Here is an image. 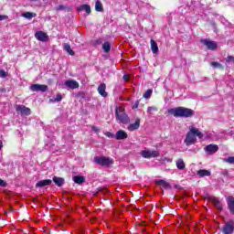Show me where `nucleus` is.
Returning a JSON list of instances; mask_svg holds the SVG:
<instances>
[{
	"label": "nucleus",
	"instance_id": "obj_34",
	"mask_svg": "<svg viewBox=\"0 0 234 234\" xmlns=\"http://www.w3.org/2000/svg\"><path fill=\"white\" fill-rule=\"evenodd\" d=\"M61 100H63V96L58 93L55 99H50L49 101H61Z\"/></svg>",
	"mask_w": 234,
	"mask_h": 234
},
{
	"label": "nucleus",
	"instance_id": "obj_35",
	"mask_svg": "<svg viewBox=\"0 0 234 234\" xmlns=\"http://www.w3.org/2000/svg\"><path fill=\"white\" fill-rule=\"evenodd\" d=\"M152 94H153V90L151 89H149L145 91V93H144V98L149 99V98H151Z\"/></svg>",
	"mask_w": 234,
	"mask_h": 234
},
{
	"label": "nucleus",
	"instance_id": "obj_8",
	"mask_svg": "<svg viewBox=\"0 0 234 234\" xmlns=\"http://www.w3.org/2000/svg\"><path fill=\"white\" fill-rule=\"evenodd\" d=\"M234 232V221L229 220L222 228V233L232 234Z\"/></svg>",
	"mask_w": 234,
	"mask_h": 234
},
{
	"label": "nucleus",
	"instance_id": "obj_23",
	"mask_svg": "<svg viewBox=\"0 0 234 234\" xmlns=\"http://www.w3.org/2000/svg\"><path fill=\"white\" fill-rule=\"evenodd\" d=\"M150 45H151V50L153 54H158V44L156 43V41H154V39H151Z\"/></svg>",
	"mask_w": 234,
	"mask_h": 234
},
{
	"label": "nucleus",
	"instance_id": "obj_37",
	"mask_svg": "<svg viewBox=\"0 0 234 234\" xmlns=\"http://www.w3.org/2000/svg\"><path fill=\"white\" fill-rule=\"evenodd\" d=\"M8 74L6 71H5V69H0V78H6Z\"/></svg>",
	"mask_w": 234,
	"mask_h": 234
},
{
	"label": "nucleus",
	"instance_id": "obj_6",
	"mask_svg": "<svg viewBox=\"0 0 234 234\" xmlns=\"http://www.w3.org/2000/svg\"><path fill=\"white\" fill-rule=\"evenodd\" d=\"M30 90H32V92H47V90H48V86L45 84H32L30 86Z\"/></svg>",
	"mask_w": 234,
	"mask_h": 234
},
{
	"label": "nucleus",
	"instance_id": "obj_17",
	"mask_svg": "<svg viewBox=\"0 0 234 234\" xmlns=\"http://www.w3.org/2000/svg\"><path fill=\"white\" fill-rule=\"evenodd\" d=\"M189 131L191 132V133L194 135L195 138H197V136L199 139L204 138V134L197 128L191 127Z\"/></svg>",
	"mask_w": 234,
	"mask_h": 234
},
{
	"label": "nucleus",
	"instance_id": "obj_16",
	"mask_svg": "<svg viewBox=\"0 0 234 234\" xmlns=\"http://www.w3.org/2000/svg\"><path fill=\"white\" fill-rule=\"evenodd\" d=\"M140 122H142V120L140 118H137L135 120V123H132L128 125V131H138V129H140Z\"/></svg>",
	"mask_w": 234,
	"mask_h": 234
},
{
	"label": "nucleus",
	"instance_id": "obj_39",
	"mask_svg": "<svg viewBox=\"0 0 234 234\" xmlns=\"http://www.w3.org/2000/svg\"><path fill=\"white\" fill-rule=\"evenodd\" d=\"M105 136H107V138H116V135H114L111 132H107L105 133Z\"/></svg>",
	"mask_w": 234,
	"mask_h": 234
},
{
	"label": "nucleus",
	"instance_id": "obj_31",
	"mask_svg": "<svg viewBox=\"0 0 234 234\" xmlns=\"http://www.w3.org/2000/svg\"><path fill=\"white\" fill-rule=\"evenodd\" d=\"M102 49L106 53L111 52V43L104 42L103 45H102Z\"/></svg>",
	"mask_w": 234,
	"mask_h": 234
},
{
	"label": "nucleus",
	"instance_id": "obj_14",
	"mask_svg": "<svg viewBox=\"0 0 234 234\" xmlns=\"http://www.w3.org/2000/svg\"><path fill=\"white\" fill-rule=\"evenodd\" d=\"M227 206L230 214L234 215V197L232 196L227 197Z\"/></svg>",
	"mask_w": 234,
	"mask_h": 234
},
{
	"label": "nucleus",
	"instance_id": "obj_15",
	"mask_svg": "<svg viewBox=\"0 0 234 234\" xmlns=\"http://www.w3.org/2000/svg\"><path fill=\"white\" fill-rule=\"evenodd\" d=\"M115 138L117 140H127V138H129V135L127 134V132L123 130H119L115 134Z\"/></svg>",
	"mask_w": 234,
	"mask_h": 234
},
{
	"label": "nucleus",
	"instance_id": "obj_5",
	"mask_svg": "<svg viewBox=\"0 0 234 234\" xmlns=\"http://www.w3.org/2000/svg\"><path fill=\"white\" fill-rule=\"evenodd\" d=\"M202 45H205L208 50H217L218 48V45L215 41H211L207 38H203L200 40Z\"/></svg>",
	"mask_w": 234,
	"mask_h": 234
},
{
	"label": "nucleus",
	"instance_id": "obj_38",
	"mask_svg": "<svg viewBox=\"0 0 234 234\" xmlns=\"http://www.w3.org/2000/svg\"><path fill=\"white\" fill-rule=\"evenodd\" d=\"M8 186V183L6 181L0 178V187H6Z\"/></svg>",
	"mask_w": 234,
	"mask_h": 234
},
{
	"label": "nucleus",
	"instance_id": "obj_22",
	"mask_svg": "<svg viewBox=\"0 0 234 234\" xmlns=\"http://www.w3.org/2000/svg\"><path fill=\"white\" fill-rule=\"evenodd\" d=\"M176 165L179 171H183V169H186V163L184 162V159H177L176 161Z\"/></svg>",
	"mask_w": 234,
	"mask_h": 234
},
{
	"label": "nucleus",
	"instance_id": "obj_20",
	"mask_svg": "<svg viewBox=\"0 0 234 234\" xmlns=\"http://www.w3.org/2000/svg\"><path fill=\"white\" fill-rule=\"evenodd\" d=\"M53 182L58 187H61L65 184V178L53 176Z\"/></svg>",
	"mask_w": 234,
	"mask_h": 234
},
{
	"label": "nucleus",
	"instance_id": "obj_40",
	"mask_svg": "<svg viewBox=\"0 0 234 234\" xmlns=\"http://www.w3.org/2000/svg\"><path fill=\"white\" fill-rule=\"evenodd\" d=\"M226 61L228 63H229V62L234 63V57L233 56H228L227 58H226Z\"/></svg>",
	"mask_w": 234,
	"mask_h": 234
},
{
	"label": "nucleus",
	"instance_id": "obj_1",
	"mask_svg": "<svg viewBox=\"0 0 234 234\" xmlns=\"http://www.w3.org/2000/svg\"><path fill=\"white\" fill-rule=\"evenodd\" d=\"M168 114L175 116V118H193L195 111L186 107L171 108L167 111Z\"/></svg>",
	"mask_w": 234,
	"mask_h": 234
},
{
	"label": "nucleus",
	"instance_id": "obj_27",
	"mask_svg": "<svg viewBox=\"0 0 234 234\" xmlns=\"http://www.w3.org/2000/svg\"><path fill=\"white\" fill-rule=\"evenodd\" d=\"M79 10L83 11L85 10L86 14H90V5L84 4L79 7Z\"/></svg>",
	"mask_w": 234,
	"mask_h": 234
},
{
	"label": "nucleus",
	"instance_id": "obj_46",
	"mask_svg": "<svg viewBox=\"0 0 234 234\" xmlns=\"http://www.w3.org/2000/svg\"><path fill=\"white\" fill-rule=\"evenodd\" d=\"M221 175H223V176H228V170L222 171Z\"/></svg>",
	"mask_w": 234,
	"mask_h": 234
},
{
	"label": "nucleus",
	"instance_id": "obj_13",
	"mask_svg": "<svg viewBox=\"0 0 234 234\" xmlns=\"http://www.w3.org/2000/svg\"><path fill=\"white\" fill-rule=\"evenodd\" d=\"M107 89V85L105 83H101L97 90H98V93L102 97V98H107V96H109V93H107V91H105Z\"/></svg>",
	"mask_w": 234,
	"mask_h": 234
},
{
	"label": "nucleus",
	"instance_id": "obj_28",
	"mask_svg": "<svg viewBox=\"0 0 234 234\" xmlns=\"http://www.w3.org/2000/svg\"><path fill=\"white\" fill-rule=\"evenodd\" d=\"M109 191L103 187H98L97 188V191H91L93 197H97L98 196V193H108Z\"/></svg>",
	"mask_w": 234,
	"mask_h": 234
},
{
	"label": "nucleus",
	"instance_id": "obj_18",
	"mask_svg": "<svg viewBox=\"0 0 234 234\" xmlns=\"http://www.w3.org/2000/svg\"><path fill=\"white\" fill-rule=\"evenodd\" d=\"M52 184V180L50 179H44L40 180L36 184V187H45L47 186H50Z\"/></svg>",
	"mask_w": 234,
	"mask_h": 234
},
{
	"label": "nucleus",
	"instance_id": "obj_51",
	"mask_svg": "<svg viewBox=\"0 0 234 234\" xmlns=\"http://www.w3.org/2000/svg\"><path fill=\"white\" fill-rule=\"evenodd\" d=\"M31 1L36 2V1H37V0H31Z\"/></svg>",
	"mask_w": 234,
	"mask_h": 234
},
{
	"label": "nucleus",
	"instance_id": "obj_41",
	"mask_svg": "<svg viewBox=\"0 0 234 234\" xmlns=\"http://www.w3.org/2000/svg\"><path fill=\"white\" fill-rule=\"evenodd\" d=\"M139 105H140V101H136L133 106L132 107V109H138Z\"/></svg>",
	"mask_w": 234,
	"mask_h": 234
},
{
	"label": "nucleus",
	"instance_id": "obj_19",
	"mask_svg": "<svg viewBox=\"0 0 234 234\" xmlns=\"http://www.w3.org/2000/svg\"><path fill=\"white\" fill-rule=\"evenodd\" d=\"M155 184L157 186H161V187H164V189H171V185L164 179H159L155 181Z\"/></svg>",
	"mask_w": 234,
	"mask_h": 234
},
{
	"label": "nucleus",
	"instance_id": "obj_26",
	"mask_svg": "<svg viewBox=\"0 0 234 234\" xmlns=\"http://www.w3.org/2000/svg\"><path fill=\"white\" fill-rule=\"evenodd\" d=\"M64 50L67 51L69 56H74L75 54L74 50H72V48H70V44L69 43L64 44Z\"/></svg>",
	"mask_w": 234,
	"mask_h": 234
},
{
	"label": "nucleus",
	"instance_id": "obj_49",
	"mask_svg": "<svg viewBox=\"0 0 234 234\" xmlns=\"http://www.w3.org/2000/svg\"><path fill=\"white\" fill-rule=\"evenodd\" d=\"M160 207V209H165V206H161V207Z\"/></svg>",
	"mask_w": 234,
	"mask_h": 234
},
{
	"label": "nucleus",
	"instance_id": "obj_33",
	"mask_svg": "<svg viewBox=\"0 0 234 234\" xmlns=\"http://www.w3.org/2000/svg\"><path fill=\"white\" fill-rule=\"evenodd\" d=\"M153 112H158V107L156 106H150L147 108V113L153 114Z\"/></svg>",
	"mask_w": 234,
	"mask_h": 234
},
{
	"label": "nucleus",
	"instance_id": "obj_12",
	"mask_svg": "<svg viewBox=\"0 0 234 234\" xmlns=\"http://www.w3.org/2000/svg\"><path fill=\"white\" fill-rule=\"evenodd\" d=\"M65 85L66 87H68V89H80V83H78V81L74 80H68L65 81Z\"/></svg>",
	"mask_w": 234,
	"mask_h": 234
},
{
	"label": "nucleus",
	"instance_id": "obj_47",
	"mask_svg": "<svg viewBox=\"0 0 234 234\" xmlns=\"http://www.w3.org/2000/svg\"><path fill=\"white\" fill-rule=\"evenodd\" d=\"M0 92H6V90L5 88L0 89Z\"/></svg>",
	"mask_w": 234,
	"mask_h": 234
},
{
	"label": "nucleus",
	"instance_id": "obj_30",
	"mask_svg": "<svg viewBox=\"0 0 234 234\" xmlns=\"http://www.w3.org/2000/svg\"><path fill=\"white\" fill-rule=\"evenodd\" d=\"M211 67H213L214 69H220V70H224V66L218 62H210Z\"/></svg>",
	"mask_w": 234,
	"mask_h": 234
},
{
	"label": "nucleus",
	"instance_id": "obj_25",
	"mask_svg": "<svg viewBox=\"0 0 234 234\" xmlns=\"http://www.w3.org/2000/svg\"><path fill=\"white\" fill-rule=\"evenodd\" d=\"M198 176L204 177V176H211V172L209 170H198L197 171Z\"/></svg>",
	"mask_w": 234,
	"mask_h": 234
},
{
	"label": "nucleus",
	"instance_id": "obj_36",
	"mask_svg": "<svg viewBox=\"0 0 234 234\" xmlns=\"http://www.w3.org/2000/svg\"><path fill=\"white\" fill-rule=\"evenodd\" d=\"M225 162H227L228 164H234V156H229L226 158Z\"/></svg>",
	"mask_w": 234,
	"mask_h": 234
},
{
	"label": "nucleus",
	"instance_id": "obj_9",
	"mask_svg": "<svg viewBox=\"0 0 234 234\" xmlns=\"http://www.w3.org/2000/svg\"><path fill=\"white\" fill-rule=\"evenodd\" d=\"M35 37L37 41H42L43 43L48 41V35L43 31H37L35 33Z\"/></svg>",
	"mask_w": 234,
	"mask_h": 234
},
{
	"label": "nucleus",
	"instance_id": "obj_24",
	"mask_svg": "<svg viewBox=\"0 0 234 234\" xmlns=\"http://www.w3.org/2000/svg\"><path fill=\"white\" fill-rule=\"evenodd\" d=\"M211 200L215 207H217V209H218L219 211H222V203H220V200H218V198L217 197H213Z\"/></svg>",
	"mask_w": 234,
	"mask_h": 234
},
{
	"label": "nucleus",
	"instance_id": "obj_50",
	"mask_svg": "<svg viewBox=\"0 0 234 234\" xmlns=\"http://www.w3.org/2000/svg\"><path fill=\"white\" fill-rule=\"evenodd\" d=\"M165 212L166 213L169 212V207L165 208Z\"/></svg>",
	"mask_w": 234,
	"mask_h": 234
},
{
	"label": "nucleus",
	"instance_id": "obj_4",
	"mask_svg": "<svg viewBox=\"0 0 234 234\" xmlns=\"http://www.w3.org/2000/svg\"><path fill=\"white\" fill-rule=\"evenodd\" d=\"M141 156H143V158H146V159H151V158H158V156H160V152L156 151V150H143L141 152Z\"/></svg>",
	"mask_w": 234,
	"mask_h": 234
},
{
	"label": "nucleus",
	"instance_id": "obj_21",
	"mask_svg": "<svg viewBox=\"0 0 234 234\" xmlns=\"http://www.w3.org/2000/svg\"><path fill=\"white\" fill-rule=\"evenodd\" d=\"M73 182L75 184H79V186H81V184H84L85 182V176H75L72 177Z\"/></svg>",
	"mask_w": 234,
	"mask_h": 234
},
{
	"label": "nucleus",
	"instance_id": "obj_48",
	"mask_svg": "<svg viewBox=\"0 0 234 234\" xmlns=\"http://www.w3.org/2000/svg\"><path fill=\"white\" fill-rule=\"evenodd\" d=\"M3 149V142H0V151Z\"/></svg>",
	"mask_w": 234,
	"mask_h": 234
},
{
	"label": "nucleus",
	"instance_id": "obj_42",
	"mask_svg": "<svg viewBox=\"0 0 234 234\" xmlns=\"http://www.w3.org/2000/svg\"><path fill=\"white\" fill-rule=\"evenodd\" d=\"M91 131H93L94 133H98L100 131V128H98V126H91Z\"/></svg>",
	"mask_w": 234,
	"mask_h": 234
},
{
	"label": "nucleus",
	"instance_id": "obj_7",
	"mask_svg": "<svg viewBox=\"0 0 234 234\" xmlns=\"http://www.w3.org/2000/svg\"><path fill=\"white\" fill-rule=\"evenodd\" d=\"M16 112H19L21 116H30L31 111L30 108L25 105H16Z\"/></svg>",
	"mask_w": 234,
	"mask_h": 234
},
{
	"label": "nucleus",
	"instance_id": "obj_44",
	"mask_svg": "<svg viewBox=\"0 0 234 234\" xmlns=\"http://www.w3.org/2000/svg\"><path fill=\"white\" fill-rule=\"evenodd\" d=\"M5 19H8V16L0 15V21H5Z\"/></svg>",
	"mask_w": 234,
	"mask_h": 234
},
{
	"label": "nucleus",
	"instance_id": "obj_2",
	"mask_svg": "<svg viewBox=\"0 0 234 234\" xmlns=\"http://www.w3.org/2000/svg\"><path fill=\"white\" fill-rule=\"evenodd\" d=\"M115 119L119 123H123L124 125L131 122L129 115L125 113V109L122 107L115 108Z\"/></svg>",
	"mask_w": 234,
	"mask_h": 234
},
{
	"label": "nucleus",
	"instance_id": "obj_43",
	"mask_svg": "<svg viewBox=\"0 0 234 234\" xmlns=\"http://www.w3.org/2000/svg\"><path fill=\"white\" fill-rule=\"evenodd\" d=\"M57 10H58V11L65 10V5H59L57 7Z\"/></svg>",
	"mask_w": 234,
	"mask_h": 234
},
{
	"label": "nucleus",
	"instance_id": "obj_10",
	"mask_svg": "<svg viewBox=\"0 0 234 234\" xmlns=\"http://www.w3.org/2000/svg\"><path fill=\"white\" fill-rule=\"evenodd\" d=\"M205 153L207 154H215L218 152V145L217 144H208L204 148Z\"/></svg>",
	"mask_w": 234,
	"mask_h": 234
},
{
	"label": "nucleus",
	"instance_id": "obj_3",
	"mask_svg": "<svg viewBox=\"0 0 234 234\" xmlns=\"http://www.w3.org/2000/svg\"><path fill=\"white\" fill-rule=\"evenodd\" d=\"M93 162L94 164H97V165H101L102 167H109V165L114 164V161L107 156H95Z\"/></svg>",
	"mask_w": 234,
	"mask_h": 234
},
{
	"label": "nucleus",
	"instance_id": "obj_11",
	"mask_svg": "<svg viewBox=\"0 0 234 234\" xmlns=\"http://www.w3.org/2000/svg\"><path fill=\"white\" fill-rule=\"evenodd\" d=\"M195 142H197V137H195L189 131L186 133V136L185 139V144H186V145L189 146V145H193V144H195Z\"/></svg>",
	"mask_w": 234,
	"mask_h": 234
},
{
	"label": "nucleus",
	"instance_id": "obj_32",
	"mask_svg": "<svg viewBox=\"0 0 234 234\" xmlns=\"http://www.w3.org/2000/svg\"><path fill=\"white\" fill-rule=\"evenodd\" d=\"M36 13H30V12H26L23 14V17H26V19H32V17H36Z\"/></svg>",
	"mask_w": 234,
	"mask_h": 234
},
{
	"label": "nucleus",
	"instance_id": "obj_45",
	"mask_svg": "<svg viewBox=\"0 0 234 234\" xmlns=\"http://www.w3.org/2000/svg\"><path fill=\"white\" fill-rule=\"evenodd\" d=\"M122 80H123L124 81H129V75L124 74L123 77H122Z\"/></svg>",
	"mask_w": 234,
	"mask_h": 234
},
{
	"label": "nucleus",
	"instance_id": "obj_29",
	"mask_svg": "<svg viewBox=\"0 0 234 234\" xmlns=\"http://www.w3.org/2000/svg\"><path fill=\"white\" fill-rule=\"evenodd\" d=\"M95 10L96 12H103V5L100 1H96Z\"/></svg>",
	"mask_w": 234,
	"mask_h": 234
}]
</instances>
